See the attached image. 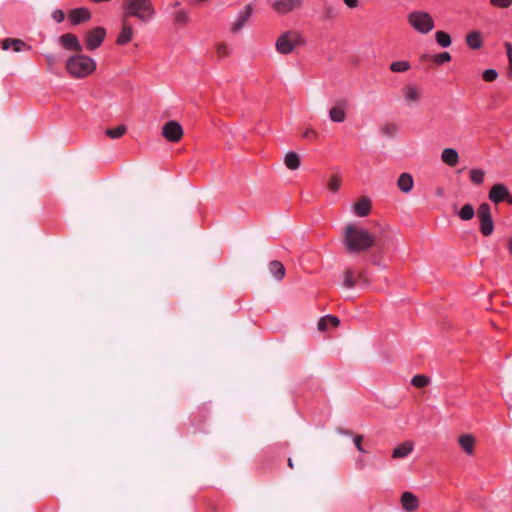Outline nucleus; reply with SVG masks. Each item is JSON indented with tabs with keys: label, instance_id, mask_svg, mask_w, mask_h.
<instances>
[{
	"label": "nucleus",
	"instance_id": "1",
	"mask_svg": "<svg viewBox=\"0 0 512 512\" xmlns=\"http://www.w3.org/2000/svg\"><path fill=\"white\" fill-rule=\"evenodd\" d=\"M343 243L348 252L359 253L374 246L375 238L369 231L354 224H349L344 230Z\"/></svg>",
	"mask_w": 512,
	"mask_h": 512
},
{
	"label": "nucleus",
	"instance_id": "2",
	"mask_svg": "<svg viewBox=\"0 0 512 512\" xmlns=\"http://www.w3.org/2000/svg\"><path fill=\"white\" fill-rule=\"evenodd\" d=\"M66 69L74 78H84L96 69L95 61L85 55H76L67 59Z\"/></svg>",
	"mask_w": 512,
	"mask_h": 512
},
{
	"label": "nucleus",
	"instance_id": "3",
	"mask_svg": "<svg viewBox=\"0 0 512 512\" xmlns=\"http://www.w3.org/2000/svg\"><path fill=\"white\" fill-rule=\"evenodd\" d=\"M304 40L300 32L289 30L278 37L275 43L276 51L280 54H290L298 45H303Z\"/></svg>",
	"mask_w": 512,
	"mask_h": 512
},
{
	"label": "nucleus",
	"instance_id": "4",
	"mask_svg": "<svg viewBox=\"0 0 512 512\" xmlns=\"http://www.w3.org/2000/svg\"><path fill=\"white\" fill-rule=\"evenodd\" d=\"M408 23L419 33L427 34L434 28L431 15L424 11L411 12L407 17Z\"/></svg>",
	"mask_w": 512,
	"mask_h": 512
},
{
	"label": "nucleus",
	"instance_id": "5",
	"mask_svg": "<svg viewBox=\"0 0 512 512\" xmlns=\"http://www.w3.org/2000/svg\"><path fill=\"white\" fill-rule=\"evenodd\" d=\"M155 14L151 0H130V17L148 22Z\"/></svg>",
	"mask_w": 512,
	"mask_h": 512
},
{
	"label": "nucleus",
	"instance_id": "6",
	"mask_svg": "<svg viewBox=\"0 0 512 512\" xmlns=\"http://www.w3.org/2000/svg\"><path fill=\"white\" fill-rule=\"evenodd\" d=\"M477 216L480 220V231L484 236H490L494 231V222L492 219L491 208L488 203H482L477 210Z\"/></svg>",
	"mask_w": 512,
	"mask_h": 512
},
{
	"label": "nucleus",
	"instance_id": "7",
	"mask_svg": "<svg viewBox=\"0 0 512 512\" xmlns=\"http://www.w3.org/2000/svg\"><path fill=\"white\" fill-rule=\"evenodd\" d=\"M358 282L367 286L370 284L369 279L366 277L364 271L355 272L352 269H346L343 273L342 286L348 289L353 288Z\"/></svg>",
	"mask_w": 512,
	"mask_h": 512
},
{
	"label": "nucleus",
	"instance_id": "8",
	"mask_svg": "<svg viewBox=\"0 0 512 512\" xmlns=\"http://www.w3.org/2000/svg\"><path fill=\"white\" fill-rule=\"evenodd\" d=\"M106 36V30L103 27H95L86 34V47L88 50H95L101 46Z\"/></svg>",
	"mask_w": 512,
	"mask_h": 512
},
{
	"label": "nucleus",
	"instance_id": "9",
	"mask_svg": "<svg viewBox=\"0 0 512 512\" xmlns=\"http://www.w3.org/2000/svg\"><path fill=\"white\" fill-rule=\"evenodd\" d=\"M162 135L170 142H178L183 136V129L178 122L169 121L163 126Z\"/></svg>",
	"mask_w": 512,
	"mask_h": 512
},
{
	"label": "nucleus",
	"instance_id": "10",
	"mask_svg": "<svg viewBox=\"0 0 512 512\" xmlns=\"http://www.w3.org/2000/svg\"><path fill=\"white\" fill-rule=\"evenodd\" d=\"M302 5V0H277L272 3V8L280 14H287L293 10L300 9Z\"/></svg>",
	"mask_w": 512,
	"mask_h": 512
},
{
	"label": "nucleus",
	"instance_id": "11",
	"mask_svg": "<svg viewBox=\"0 0 512 512\" xmlns=\"http://www.w3.org/2000/svg\"><path fill=\"white\" fill-rule=\"evenodd\" d=\"M406 105L412 106L421 99V90L415 85H405L402 89Z\"/></svg>",
	"mask_w": 512,
	"mask_h": 512
},
{
	"label": "nucleus",
	"instance_id": "12",
	"mask_svg": "<svg viewBox=\"0 0 512 512\" xmlns=\"http://www.w3.org/2000/svg\"><path fill=\"white\" fill-rule=\"evenodd\" d=\"M59 42L66 50L76 52L82 51V46L79 43L78 38L74 34L66 33L61 35L59 38Z\"/></svg>",
	"mask_w": 512,
	"mask_h": 512
},
{
	"label": "nucleus",
	"instance_id": "13",
	"mask_svg": "<svg viewBox=\"0 0 512 512\" xmlns=\"http://www.w3.org/2000/svg\"><path fill=\"white\" fill-rule=\"evenodd\" d=\"M509 196V190L508 188L501 184L497 183L492 186L490 192H489V199L498 204L506 199V197Z\"/></svg>",
	"mask_w": 512,
	"mask_h": 512
},
{
	"label": "nucleus",
	"instance_id": "14",
	"mask_svg": "<svg viewBox=\"0 0 512 512\" xmlns=\"http://www.w3.org/2000/svg\"><path fill=\"white\" fill-rule=\"evenodd\" d=\"M1 48L3 50L13 49L14 52H21L24 50H31L32 47L27 45L23 40L18 38H6L2 41Z\"/></svg>",
	"mask_w": 512,
	"mask_h": 512
},
{
	"label": "nucleus",
	"instance_id": "15",
	"mask_svg": "<svg viewBox=\"0 0 512 512\" xmlns=\"http://www.w3.org/2000/svg\"><path fill=\"white\" fill-rule=\"evenodd\" d=\"M90 18V11L83 7L73 9L69 13V20L73 25H78L82 22L88 21Z\"/></svg>",
	"mask_w": 512,
	"mask_h": 512
},
{
	"label": "nucleus",
	"instance_id": "16",
	"mask_svg": "<svg viewBox=\"0 0 512 512\" xmlns=\"http://www.w3.org/2000/svg\"><path fill=\"white\" fill-rule=\"evenodd\" d=\"M346 106L345 100H340L329 110V117L333 122H344L346 119V113L344 107Z\"/></svg>",
	"mask_w": 512,
	"mask_h": 512
},
{
	"label": "nucleus",
	"instance_id": "17",
	"mask_svg": "<svg viewBox=\"0 0 512 512\" xmlns=\"http://www.w3.org/2000/svg\"><path fill=\"white\" fill-rule=\"evenodd\" d=\"M252 14V7L251 5H247L243 11H241L236 19V21L231 26V32L237 33L240 31L245 23L248 21Z\"/></svg>",
	"mask_w": 512,
	"mask_h": 512
},
{
	"label": "nucleus",
	"instance_id": "18",
	"mask_svg": "<svg viewBox=\"0 0 512 512\" xmlns=\"http://www.w3.org/2000/svg\"><path fill=\"white\" fill-rule=\"evenodd\" d=\"M401 505L404 510L413 512L419 507V501L413 493L406 491L401 496Z\"/></svg>",
	"mask_w": 512,
	"mask_h": 512
},
{
	"label": "nucleus",
	"instance_id": "19",
	"mask_svg": "<svg viewBox=\"0 0 512 512\" xmlns=\"http://www.w3.org/2000/svg\"><path fill=\"white\" fill-rule=\"evenodd\" d=\"M475 443V437L471 434H463L458 438V444L468 455L474 454Z\"/></svg>",
	"mask_w": 512,
	"mask_h": 512
},
{
	"label": "nucleus",
	"instance_id": "20",
	"mask_svg": "<svg viewBox=\"0 0 512 512\" xmlns=\"http://www.w3.org/2000/svg\"><path fill=\"white\" fill-rule=\"evenodd\" d=\"M355 214L359 217H365L370 213L371 201L367 197H361L353 206Z\"/></svg>",
	"mask_w": 512,
	"mask_h": 512
},
{
	"label": "nucleus",
	"instance_id": "21",
	"mask_svg": "<svg viewBox=\"0 0 512 512\" xmlns=\"http://www.w3.org/2000/svg\"><path fill=\"white\" fill-rule=\"evenodd\" d=\"M441 160L448 166L454 167L459 161L458 152L453 148H446L441 153Z\"/></svg>",
	"mask_w": 512,
	"mask_h": 512
},
{
	"label": "nucleus",
	"instance_id": "22",
	"mask_svg": "<svg viewBox=\"0 0 512 512\" xmlns=\"http://www.w3.org/2000/svg\"><path fill=\"white\" fill-rule=\"evenodd\" d=\"M414 180L411 174L409 173H402L398 180H397V186L398 188L404 192L409 193L413 189Z\"/></svg>",
	"mask_w": 512,
	"mask_h": 512
},
{
	"label": "nucleus",
	"instance_id": "23",
	"mask_svg": "<svg viewBox=\"0 0 512 512\" xmlns=\"http://www.w3.org/2000/svg\"><path fill=\"white\" fill-rule=\"evenodd\" d=\"M414 445L412 442L407 441L396 448H394L392 457L395 459H403L406 458L412 451H413Z\"/></svg>",
	"mask_w": 512,
	"mask_h": 512
},
{
	"label": "nucleus",
	"instance_id": "24",
	"mask_svg": "<svg viewBox=\"0 0 512 512\" xmlns=\"http://www.w3.org/2000/svg\"><path fill=\"white\" fill-rule=\"evenodd\" d=\"M466 44L473 50H477L481 48L483 45V40L480 32L471 31L466 36Z\"/></svg>",
	"mask_w": 512,
	"mask_h": 512
},
{
	"label": "nucleus",
	"instance_id": "25",
	"mask_svg": "<svg viewBox=\"0 0 512 512\" xmlns=\"http://www.w3.org/2000/svg\"><path fill=\"white\" fill-rule=\"evenodd\" d=\"M268 268H269V272L274 276V278L277 281H280L284 278L285 267L281 262H279L277 260L271 261L269 263Z\"/></svg>",
	"mask_w": 512,
	"mask_h": 512
},
{
	"label": "nucleus",
	"instance_id": "26",
	"mask_svg": "<svg viewBox=\"0 0 512 512\" xmlns=\"http://www.w3.org/2000/svg\"><path fill=\"white\" fill-rule=\"evenodd\" d=\"M340 320L336 316L327 315L322 317L318 322V329L320 331H326L328 326L337 327Z\"/></svg>",
	"mask_w": 512,
	"mask_h": 512
},
{
	"label": "nucleus",
	"instance_id": "27",
	"mask_svg": "<svg viewBox=\"0 0 512 512\" xmlns=\"http://www.w3.org/2000/svg\"><path fill=\"white\" fill-rule=\"evenodd\" d=\"M190 21V17L187 11L180 9L173 13V23L176 26L182 27Z\"/></svg>",
	"mask_w": 512,
	"mask_h": 512
},
{
	"label": "nucleus",
	"instance_id": "28",
	"mask_svg": "<svg viewBox=\"0 0 512 512\" xmlns=\"http://www.w3.org/2000/svg\"><path fill=\"white\" fill-rule=\"evenodd\" d=\"M123 9H124V14H123V17H124V22H123V28H122V31L121 33L119 34L118 38H117V43L120 44V45H124L128 42V27L126 25V17L128 15V4L124 3L123 4Z\"/></svg>",
	"mask_w": 512,
	"mask_h": 512
},
{
	"label": "nucleus",
	"instance_id": "29",
	"mask_svg": "<svg viewBox=\"0 0 512 512\" xmlns=\"http://www.w3.org/2000/svg\"><path fill=\"white\" fill-rule=\"evenodd\" d=\"M284 163L290 170L298 169L300 166V157L294 152H288L285 156Z\"/></svg>",
	"mask_w": 512,
	"mask_h": 512
},
{
	"label": "nucleus",
	"instance_id": "30",
	"mask_svg": "<svg viewBox=\"0 0 512 512\" xmlns=\"http://www.w3.org/2000/svg\"><path fill=\"white\" fill-rule=\"evenodd\" d=\"M127 131V127L122 124L115 128H109L105 131V134L111 139H118L122 137Z\"/></svg>",
	"mask_w": 512,
	"mask_h": 512
},
{
	"label": "nucleus",
	"instance_id": "31",
	"mask_svg": "<svg viewBox=\"0 0 512 512\" xmlns=\"http://www.w3.org/2000/svg\"><path fill=\"white\" fill-rule=\"evenodd\" d=\"M380 132L383 136L394 137L398 132V126L393 122H388L380 127Z\"/></svg>",
	"mask_w": 512,
	"mask_h": 512
},
{
	"label": "nucleus",
	"instance_id": "32",
	"mask_svg": "<svg viewBox=\"0 0 512 512\" xmlns=\"http://www.w3.org/2000/svg\"><path fill=\"white\" fill-rule=\"evenodd\" d=\"M474 215L475 211L471 204H465L458 212V216L464 221L471 220Z\"/></svg>",
	"mask_w": 512,
	"mask_h": 512
},
{
	"label": "nucleus",
	"instance_id": "33",
	"mask_svg": "<svg viewBox=\"0 0 512 512\" xmlns=\"http://www.w3.org/2000/svg\"><path fill=\"white\" fill-rule=\"evenodd\" d=\"M435 38L437 43L442 47H449L451 45V37L444 31H437Z\"/></svg>",
	"mask_w": 512,
	"mask_h": 512
},
{
	"label": "nucleus",
	"instance_id": "34",
	"mask_svg": "<svg viewBox=\"0 0 512 512\" xmlns=\"http://www.w3.org/2000/svg\"><path fill=\"white\" fill-rule=\"evenodd\" d=\"M425 59L432 60L436 64L440 65L451 60V56L448 52H442L433 56H424Z\"/></svg>",
	"mask_w": 512,
	"mask_h": 512
},
{
	"label": "nucleus",
	"instance_id": "35",
	"mask_svg": "<svg viewBox=\"0 0 512 512\" xmlns=\"http://www.w3.org/2000/svg\"><path fill=\"white\" fill-rule=\"evenodd\" d=\"M410 69L408 61H396L390 64V70L395 73L406 72Z\"/></svg>",
	"mask_w": 512,
	"mask_h": 512
},
{
	"label": "nucleus",
	"instance_id": "36",
	"mask_svg": "<svg viewBox=\"0 0 512 512\" xmlns=\"http://www.w3.org/2000/svg\"><path fill=\"white\" fill-rule=\"evenodd\" d=\"M430 380L427 376L425 375H415L412 380H411V384L417 388H423V387H426L428 384H429Z\"/></svg>",
	"mask_w": 512,
	"mask_h": 512
},
{
	"label": "nucleus",
	"instance_id": "37",
	"mask_svg": "<svg viewBox=\"0 0 512 512\" xmlns=\"http://www.w3.org/2000/svg\"><path fill=\"white\" fill-rule=\"evenodd\" d=\"M341 177L339 175H333L327 183V187L331 192H337L341 186Z\"/></svg>",
	"mask_w": 512,
	"mask_h": 512
},
{
	"label": "nucleus",
	"instance_id": "38",
	"mask_svg": "<svg viewBox=\"0 0 512 512\" xmlns=\"http://www.w3.org/2000/svg\"><path fill=\"white\" fill-rule=\"evenodd\" d=\"M470 180L475 184H481L484 180V171L481 169H472L470 171Z\"/></svg>",
	"mask_w": 512,
	"mask_h": 512
},
{
	"label": "nucleus",
	"instance_id": "39",
	"mask_svg": "<svg viewBox=\"0 0 512 512\" xmlns=\"http://www.w3.org/2000/svg\"><path fill=\"white\" fill-rule=\"evenodd\" d=\"M506 54L508 57V69L507 75L510 79H512V44L510 42L505 43Z\"/></svg>",
	"mask_w": 512,
	"mask_h": 512
},
{
	"label": "nucleus",
	"instance_id": "40",
	"mask_svg": "<svg viewBox=\"0 0 512 512\" xmlns=\"http://www.w3.org/2000/svg\"><path fill=\"white\" fill-rule=\"evenodd\" d=\"M337 16V10L330 5H325L323 8V18L325 20H332Z\"/></svg>",
	"mask_w": 512,
	"mask_h": 512
},
{
	"label": "nucleus",
	"instance_id": "41",
	"mask_svg": "<svg viewBox=\"0 0 512 512\" xmlns=\"http://www.w3.org/2000/svg\"><path fill=\"white\" fill-rule=\"evenodd\" d=\"M216 53L220 57H227L230 54V50L226 43H218L216 45Z\"/></svg>",
	"mask_w": 512,
	"mask_h": 512
},
{
	"label": "nucleus",
	"instance_id": "42",
	"mask_svg": "<svg viewBox=\"0 0 512 512\" xmlns=\"http://www.w3.org/2000/svg\"><path fill=\"white\" fill-rule=\"evenodd\" d=\"M482 77L487 82H492L497 79L498 73L494 69H487L483 72Z\"/></svg>",
	"mask_w": 512,
	"mask_h": 512
},
{
	"label": "nucleus",
	"instance_id": "43",
	"mask_svg": "<svg viewBox=\"0 0 512 512\" xmlns=\"http://www.w3.org/2000/svg\"><path fill=\"white\" fill-rule=\"evenodd\" d=\"M490 4L497 8H509L512 5V0H490Z\"/></svg>",
	"mask_w": 512,
	"mask_h": 512
},
{
	"label": "nucleus",
	"instance_id": "44",
	"mask_svg": "<svg viewBox=\"0 0 512 512\" xmlns=\"http://www.w3.org/2000/svg\"><path fill=\"white\" fill-rule=\"evenodd\" d=\"M52 18L57 22L60 23L64 20L65 14L62 10L57 9L52 13Z\"/></svg>",
	"mask_w": 512,
	"mask_h": 512
},
{
	"label": "nucleus",
	"instance_id": "45",
	"mask_svg": "<svg viewBox=\"0 0 512 512\" xmlns=\"http://www.w3.org/2000/svg\"><path fill=\"white\" fill-rule=\"evenodd\" d=\"M354 441V444L356 446V448L362 452V453H365L366 451L364 450V448L362 447V442H363V436L362 435H356L353 439Z\"/></svg>",
	"mask_w": 512,
	"mask_h": 512
},
{
	"label": "nucleus",
	"instance_id": "46",
	"mask_svg": "<svg viewBox=\"0 0 512 512\" xmlns=\"http://www.w3.org/2000/svg\"><path fill=\"white\" fill-rule=\"evenodd\" d=\"M303 137L305 138H316L317 137V132L313 129H306L304 132H303Z\"/></svg>",
	"mask_w": 512,
	"mask_h": 512
},
{
	"label": "nucleus",
	"instance_id": "47",
	"mask_svg": "<svg viewBox=\"0 0 512 512\" xmlns=\"http://www.w3.org/2000/svg\"><path fill=\"white\" fill-rule=\"evenodd\" d=\"M343 2L349 7V8H356L359 4L358 0H343Z\"/></svg>",
	"mask_w": 512,
	"mask_h": 512
},
{
	"label": "nucleus",
	"instance_id": "48",
	"mask_svg": "<svg viewBox=\"0 0 512 512\" xmlns=\"http://www.w3.org/2000/svg\"><path fill=\"white\" fill-rule=\"evenodd\" d=\"M45 57H46L47 62H48V64L50 66L53 65L56 62V59H55V57L53 55H46Z\"/></svg>",
	"mask_w": 512,
	"mask_h": 512
},
{
	"label": "nucleus",
	"instance_id": "49",
	"mask_svg": "<svg viewBox=\"0 0 512 512\" xmlns=\"http://www.w3.org/2000/svg\"><path fill=\"white\" fill-rule=\"evenodd\" d=\"M507 247H508L509 252L512 254V237L508 240Z\"/></svg>",
	"mask_w": 512,
	"mask_h": 512
},
{
	"label": "nucleus",
	"instance_id": "50",
	"mask_svg": "<svg viewBox=\"0 0 512 512\" xmlns=\"http://www.w3.org/2000/svg\"><path fill=\"white\" fill-rule=\"evenodd\" d=\"M287 464H288L289 468H291V469L294 468V463L291 458H288Z\"/></svg>",
	"mask_w": 512,
	"mask_h": 512
},
{
	"label": "nucleus",
	"instance_id": "51",
	"mask_svg": "<svg viewBox=\"0 0 512 512\" xmlns=\"http://www.w3.org/2000/svg\"><path fill=\"white\" fill-rule=\"evenodd\" d=\"M505 200H506L509 204H511V205H512V195H510V194H509V196H508V197H506V199H505Z\"/></svg>",
	"mask_w": 512,
	"mask_h": 512
}]
</instances>
